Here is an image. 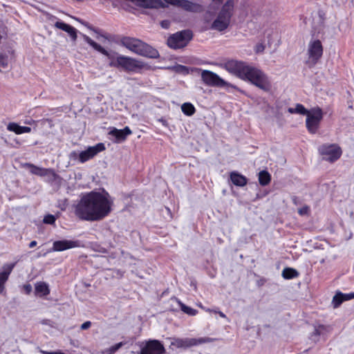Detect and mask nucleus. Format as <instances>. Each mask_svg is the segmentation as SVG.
<instances>
[{"label": "nucleus", "instance_id": "f257e3e1", "mask_svg": "<svg viewBox=\"0 0 354 354\" xmlns=\"http://www.w3.org/2000/svg\"><path fill=\"white\" fill-rule=\"evenodd\" d=\"M113 205V199L105 190L91 191L81 196L75 207V214L82 221H99L111 213Z\"/></svg>", "mask_w": 354, "mask_h": 354}, {"label": "nucleus", "instance_id": "f03ea898", "mask_svg": "<svg viewBox=\"0 0 354 354\" xmlns=\"http://www.w3.org/2000/svg\"><path fill=\"white\" fill-rule=\"evenodd\" d=\"M224 68L240 79L248 81L265 92H269L272 84L269 77L262 70L242 61L229 60Z\"/></svg>", "mask_w": 354, "mask_h": 354}, {"label": "nucleus", "instance_id": "7ed1b4c3", "mask_svg": "<svg viewBox=\"0 0 354 354\" xmlns=\"http://www.w3.org/2000/svg\"><path fill=\"white\" fill-rule=\"evenodd\" d=\"M83 38L94 50L107 57L110 67L122 69L127 72H134L143 68L142 63L134 58L120 55L113 50H107L86 35H83Z\"/></svg>", "mask_w": 354, "mask_h": 354}, {"label": "nucleus", "instance_id": "20e7f679", "mask_svg": "<svg viewBox=\"0 0 354 354\" xmlns=\"http://www.w3.org/2000/svg\"><path fill=\"white\" fill-rule=\"evenodd\" d=\"M235 6L236 0H227L220 8L210 26V29L221 32L225 31L230 26L235 12Z\"/></svg>", "mask_w": 354, "mask_h": 354}, {"label": "nucleus", "instance_id": "39448f33", "mask_svg": "<svg viewBox=\"0 0 354 354\" xmlns=\"http://www.w3.org/2000/svg\"><path fill=\"white\" fill-rule=\"evenodd\" d=\"M119 44L140 56L149 58H157L159 57V53L156 49L135 37H122Z\"/></svg>", "mask_w": 354, "mask_h": 354}, {"label": "nucleus", "instance_id": "423d86ee", "mask_svg": "<svg viewBox=\"0 0 354 354\" xmlns=\"http://www.w3.org/2000/svg\"><path fill=\"white\" fill-rule=\"evenodd\" d=\"M193 37L192 31L183 30L171 35L167 39V45L173 49H179L185 47Z\"/></svg>", "mask_w": 354, "mask_h": 354}, {"label": "nucleus", "instance_id": "0eeeda50", "mask_svg": "<svg viewBox=\"0 0 354 354\" xmlns=\"http://www.w3.org/2000/svg\"><path fill=\"white\" fill-rule=\"evenodd\" d=\"M105 149L104 145L102 142L97 143L95 146L89 147L87 149L77 153L75 151L70 153V158L73 160L78 159L81 163H84L95 157L98 153Z\"/></svg>", "mask_w": 354, "mask_h": 354}, {"label": "nucleus", "instance_id": "6e6552de", "mask_svg": "<svg viewBox=\"0 0 354 354\" xmlns=\"http://www.w3.org/2000/svg\"><path fill=\"white\" fill-rule=\"evenodd\" d=\"M322 118L323 111L320 107L316 106L309 110V113L306 115V126L310 133L317 131Z\"/></svg>", "mask_w": 354, "mask_h": 354}, {"label": "nucleus", "instance_id": "1a4fd4ad", "mask_svg": "<svg viewBox=\"0 0 354 354\" xmlns=\"http://www.w3.org/2000/svg\"><path fill=\"white\" fill-rule=\"evenodd\" d=\"M24 167L28 168L30 169V172L32 174L40 176V177H46L47 181L49 183H53L59 178L58 174H56L55 171L51 168H44L36 166L32 163L26 162L24 164Z\"/></svg>", "mask_w": 354, "mask_h": 354}, {"label": "nucleus", "instance_id": "9d476101", "mask_svg": "<svg viewBox=\"0 0 354 354\" xmlns=\"http://www.w3.org/2000/svg\"><path fill=\"white\" fill-rule=\"evenodd\" d=\"M200 71H201V79L203 83L207 86L225 87L230 85L212 71L201 69Z\"/></svg>", "mask_w": 354, "mask_h": 354}, {"label": "nucleus", "instance_id": "9b49d317", "mask_svg": "<svg viewBox=\"0 0 354 354\" xmlns=\"http://www.w3.org/2000/svg\"><path fill=\"white\" fill-rule=\"evenodd\" d=\"M319 151L324 156L323 158L330 162L338 160L342 153L341 148L336 145H322Z\"/></svg>", "mask_w": 354, "mask_h": 354}, {"label": "nucleus", "instance_id": "f8f14e48", "mask_svg": "<svg viewBox=\"0 0 354 354\" xmlns=\"http://www.w3.org/2000/svg\"><path fill=\"white\" fill-rule=\"evenodd\" d=\"M308 57L313 64H316L323 55V46L319 39L310 41L308 48Z\"/></svg>", "mask_w": 354, "mask_h": 354}, {"label": "nucleus", "instance_id": "ddd939ff", "mask_svg": "<svg viewBox=\"0 0 354 354\" xmlns=\"http://www.w3.org/2000/svg\"><path fill=\"white\" fill-rule=\"evenodd\" d=\"M167 3L177 5L181 7L186 11L192 12H201L203 11V7L202 5L194 3L188 0H165Z\"/></svg>", "mask_w": 354, "mask_h": 354}, {"label": "nucleus", "instance_id": "4468645a", "mask_svg": "<svg viewBox=\"0 0 354 354\" xmlns=\"http://www.w3.org/2000/svg\"><path fill=\"white\" fill-rule=\"evenodd\" d=\"M165 351L163 345L158 340H149L141 348L140 354H162Z\"/></svg>", "mask_w": 354, "mask_h": 354}, {"label": "nucleus", "instance_id": "2eb2a0df", "mask_svg": "<svg viewBox=\"0 0 354 354\" xmlns=\"http://www.w3.org/2000/svg\"><path fill=\"white\" fill-rule=\"evenodd\" d=\"M81 242L79 240H60L53 242L52 250L55 252H62L68 249L79 248Z\"/></svg>", "mask_w": 354, "mask_h": 354}, {"label": "nucleus", "instance_id": "dca6fc26", "mask_svg": "<svg viewBox=\"0 0 354 354\" xmlns=\"http://www.w3.org/2000/svg\"><path fill=\"white\" fill-rule=\"evenodd\" d=\"M16 263H6L3 266V271L0 272V293H2L5 290V283L8 279V277L15 268Z\"/></svg>", "mask_w": 354, "mask_h": 354}, {"label": "nucleus", "instance_id": "f3484780", "mask_svg": "<svg viewBox=\"0 0 354 354\" xmlns=\"http://www.w3.org/2000/svg\"><path fill=\"white\" fill-rule=\"evenodd\" d=\"M131 133L132 131L129 127H125L123 129L113 128L109 132V134L115 138V142H124L127 139V136Z\"/></svg>", "mask_w": 354, "mask_h": 354}, {"label": "nucleus", "instance_id": "a211bd4d", "mask_svg": "<svg viewBox=\"0 0 354 354\" xmlns=\"http://www.w3.org/2000/svg\"><path fill=\"white\" fill-rule=\"evenodd\" d=\"M136 6L146 8H163L165 4L161 0H129Z\"/></svg>", "mask_w": 354, "mask_h": 354}, {"label": "nucleus", "instance_id": "6ab92c4d", "mask_svg": "<svg viewBox=\"0 0 354 354\" xmlns=\"http://www.w3.org/2000/svg\"><path fill=\"white\" fill-rule=\"evenodd\" d=\"M209 342L210 339L209 337L185 338L183 339H179L178 341V344L180 346L191 347Z\"/></svg>", "mask_w": 354, "mask_h": 354}, {"label": "nucleus", "instance_id": "aec40b11", "mask_svg": "<svg viewBox=\"0 0 354 354\" xmlns=\"http://www.w3.org/2000/svg\"><path fill=\"white\" fill-rule=\"evenodd\" d=\"M77 20L80 23H81L82 25L87 27L89 30L93 31L97 35V36H96L97 39H100V37H102V38L109 40V41L112 40V36L111 35L105 33L102 30L93 27V26L90 25L88 22L84 21L82 19H77Z\"/></svg>", "mask_w": 354, "mask_h": 354}, {"label": "nucleus", "instance_id": "412c9836", "mask_svg": "<svg viewBox=\"0 0 354 354\" xmlns=\"http://www.w3.org/2000/svg\"><path fill=\"white\" fill-rule=\"evenodd\" d=\"M230 176L232 183L236 186L243 187L248 183L247 178L237 171H232Z\"/></svg>", "mask_w": 354, "mask_h": 354}, {"label": "nucleus", "instance_id": "4be33fe9", "mask_svg": "<svg viewBox=\"0 0 354 354\" xmlns=\"http://www.w3.org/2000/svg\"><path fill=\"white\" fill-rule=\"evenodd\" d=\"M7 130L19 135L25 133H30L31 131V128L29 127L20 126L16 122H10L7 125Z\"/></svg>", "mask_w": 354, "mask_h": 354}, {"label": "nucleus", "instance_id": "5701e85b", "mask_svg": "<svg viewBox=\"0 0 354 354\" xmlns=\"http://www.w3.org/2000/svg\"><path fill=\"white\" fill-rule=\"evenodd\" d=\"M281 275L285 279H292L299 277V273L294 268H285L282 271Z\"/></svg>", "mask_w": 354, "mask_h": 354}, {"label": "nucleus", "instance_id": "b1692460", "mask_svg": "<svg viewBox=\"0 0 354 354\" xmlns=\"http://www.w3.org/2000/svg\"><path fill=\"white\" fill-rule=\"evenodd\" d=\"M35 292L46 296L50 293L48 286L45 282H39L35 285Z\"/></svg>", "mask_w": 354, "mask_h": 354}, {"label": "nucleus", "instance_id": "393cba45", "mask_svg": "<svg viewBox=\"0 0 354 354\" xmlns=\"http://www.w3.org/2000/svg\"><path fill=\"white\" fill-rule=\"evenodd\" d=\"M270 180L271 176L268 171L263 170L259 173V182L261 185L266 186L270 183Z\"/></svg>", "mask_w": 354, "mask_h": 354}, {"label": "nucleus", "instance_id": "a878e982", "mask_svg": "<svg viewBox=\"0 0 354 354\" xmlns=\"http://www.w3.org/2000/svg\"><path fill=\"white\" fill-rule=\"evenodd\" d=\"M288 111L291 114L298 113L303 115H306L309 113V110L306 109L301 104H297L295 108H288Z\"/></svg>", "mask_w": 354, "mask_h": 354}, {"label": "nucleus", "instance_id": "bb28decb", "mask_svg": "<svg viewBox=\"0 0 354 354\" xmlns=\"http://www.w3.org/2000/svg\"><path fill=\"white\" fill-rule=\"evenodd\" d=\"M181 110L182 112L187 116H192L196 112L194 106L189 102H185L181 106Z\"/></svg>", "mask_w": 354, "mask_h": 354}, {"label": "nucleus", "instance_id": "cd10ccee", "mask_svg": "<svg viewBox=\"0 0 354 354\" xmlns=\"http://www.w3.org/2000/svg\"><path fill=\"white\" fill-rule=\"evenodd\" d=\"M342 296V292H338L333 297L332 304L335 308H338L344 302Z\"/></svg>", "mask_w": 354, "mask_h": 354}, {"label": "nucleus", "instance_id": "c85d7f7f", "mask_svg": "<svg viewBox=\"0 0 354 354\" xmlns=\"http://www.w3.org/2000/svg\"><path fill=\"white\" fill-rule=\"evenodd\" d=\"M55 26L62 30L68 31V30H70L71 26L63 21H57Z\"/></svg>", "mask_w": 354, "mask_h": 354}, {"label": "nucleus", "instance_id": "c756f323", "mask_svg": "<svg viewBox=\"0 0 354 354\" xmlns=\"http://www.w3.org/2000/svg\"><path fill=\"white\" fill-rule=\"evenodd\" d=\"M8 56L5 54L0 53V67L6 68L8 67Z\"/></svg>", "mask_w": 354, "mask_h": 354}, {"label": "nucleus", "instance_id": "7c9ffc66", "mask_svg": "<svg viewBox=\"0 0 354 354\" xmlns=\"http://www.w3.org/2000/svg\"><path fill=\"white\" fill-rule=\"evenodd\" d=\"M56 218L53 214H47L44 216L43 222L46 224L53 225L55 223Z\"/></svg>", "mask_w": 354, "mask_h": 354}, {"label": "nucleus", "instance_id": "2f4dec72", "mask_svg": "<svg viewBox=\"0 0 354 354\" xmlns=\"http://www.w3.org/2000/svg\"><path fill=\"white\" fill-rule=\"evenodd\" d=\"M181 309L184 313L189 315H195L197 312L196 310L191 307L187 306L184 304L182 305Z\"/></svg>", "mask_w": 354, "mask_h": 354}, {"label": "nucleus", "instance_id": "473e14b6", "mask_svg": "<svg viewBox=\"0 0 354 354\" xmlns=\"http://www.w3.org/2000/svg\"><path fill=\"white\" fill-rule=\"evenodd\" d=\"M123 342H119L112 346H111L109 348V354H113L115 352H116L119 348H120L122 345H123Z\"/></svg>", "mask_w": 354, "mask_h": 354}, {"label": "nucleus", "instance_id": "72a5a7b5", "mask_svg": "<svg viewBox=\"0 0 354 354\" xmlns=\"http://www.w3.org/2000/svg\"><path fill=\"white\" fill-rule=\"evenodd\" d=\"M71 37V39L75 41L77 39V30L73 26H70V30H68V31H66Z\"/></svg>", "mask_w": 354, "mask_h": 354}, {"label": "nucleus", "instance_id": "f704fd0d", "mask_svg": "<svg viewBox=\"0 0 354 354\" xmlns=\"http://www.w3.org/2000/svg\"><path fill=\"white\" fill-rule=\"evenodd\" d=\"M265 50V46L263 44H258L256 45L254 48V51L256 53H263Z\"/></svg>", "mask_w": 354, "mask_h": 354}, {"label": "nucleus", "instance_id": "c9c22d12", "mask_svg": "<svg viewBox=\"0 0 354 354\" xmlns=\"http://www.w3.org/2000/svg\"><path fill=\"white\" fill-rule=\"evenodd\" d=\"M40 323L42 324V325H47V326H49L52 328H53L55 326H54V322L53 321H51L50 319H42L40 321Z\"/></svg>", "mask_w": 354, "mask_h": 354}, {"label": "nucleus", "instance_id": "e433bc0d", "mask_svg": "<svg viewBox=\"0 0 354 354\" xmlns=\"http://www.w3.org/2000/svg\"><path fill=\"white\" fill-rule=\"evenodd\" d=\"M171 22L169 20H162L160 21V26L164 29H168L170 26Z\"/></svg>", "mask_w": 354, "mask_h": 354}, {"label": "nucleus", "instance_id": "4c0bfd02", "mask_svg": "<svg viewBox=\"0 0 354 354\" xmlns=\"http://www.w3.org/2000/svg\"><path fill=\"white\" fill-rule=\"evenodd\" d=\"M342 299H343V301H348V300H351L352 299H354V295H353V293L351 292V293H349V294H344L342 293Z\"/></svg>", "mask_w": 354, "mask_h": 354}, {"label": "nucleus", "instance_id": "58836bf2", "mask_svg": "<svg viewBox=\"0 0 354 354\" xmlns=\"http://www.w3.org/2000/svg\"><path fill=\"white\" fill-rule=\"evenodd\" d=\"M309 207L308 206L303 207L302 208H300L298 211V213L300 215H305L308 213Z\"/></svg>", "mask_w": 354, "mask_h": 354}, {"label": "nucleus", "instance_id": "ea45409f", "mask_svg": "<svg viewBox=\"0 0 354 354\" xmlns=\"http://www.w3.org/2000/svg\"><path fill=\"white\" fill-rule=\"evenodd\" d=\"M91 326V322L90 321H86L84 323H83L81 326H80V328L82 330H87Z\"/></svg>", "mask_w": 354, "mask_h": 354}, {"label": "nucleus", "instance_id": "a19ab883", "mask_svg": "<svg viewBox=\"0 0 354 354\" xmlns=\"http://www.w3.org/2000/svg\"><path fill=\"white\" fill-rule=\"evenodd\" d=\"M24 290L27 295H29L32 290V286L30 283L24 286Z\"/></svg>", "mask_w": 354, "mask_h": 354}, {"label": "nucleus", "instance_id": "79ce46f5", "mask_svg": "<svg viewBox=\"0 0 354 354\" xmlns=\"http://www.w3.org/2000/svg\"><path fill=\"white\" fill-rule=\"evenodd\" d=\"M320 328H323V326H320L319 328H316L313 332V334L315 335H320V332H319Z\"/></svg>", "mask_w": 354, "mask_h": 354}, {"label": "nucleus", "instance_id": "37998d69", "mask_svg": "<svg viewBox=\"0 0 354 354\" xmlns=\"http://www.w3.org/2000/svg\"><path fill=\"white\" fill-rule=\"evenodd\" d=\"M37 244V241H32L30 243H29V248H34L35 246H36Z\"/></svg>", "mask_w": 354, "mask_h": 354}, {"label": "nucleus", "instance_id": "c03bdc74", "mask_svg": "<svg viewBox=\"0 0 354 354\" xmlns=\"http://www.w3.org/2000/svg\"><path fill=\"white\" fill-rule=\"evenodd\" d=\"M158 120H159V122H161L164 126H165V127H167V120H166L165 119H164V118H162L159 119Z\"/></svg>", "mask_w": 354, "mask_h": 354}, {"label": "nucleus", "instance_id": "a18cd8bd", "mask_svg": "<svg viewBox=\"0 0 354 354\" xmlns=\"http://www.w3.org/2000/svg\"><path fill=\"white\" fill-rule=\"evenodd\" d=\"M218 315H220V317H223V318H225L226 317V315L221 311H218Z\"/></svg>", "mask_w": 354, "mask_h": 354}, {"label": "nucleus", "instance_id": "49530a36", "mask_svg": "<svg viewBox=\"0 0 354 354\" xmlns=\"http://www.w3.org/2000/svg\"><path fill=\"white\" fill-rule=\"evenodd\" d=\"M34 122V120H28V121H26L25 122V124H31Z\"/></svg>", "mask_w": 354, "mask_h": 354}, {"label": "nucleus", "instance_id": "de8ad7c7", "mask_svg": "<svg viewBox=\"0 0 354 354\" xmlns=\"http://www.w3.org/2000/svg\"><path fill=\"white\" fill-rule=\"evenodd\" d=\"M213 1L215 2L221 3V2H222L223 0H213Z\"/></svg>", "mask_w": 354, "mask_h": 354}, {"label": "nucleus", "instance_id": "09e8293b", "mask_svg": "<svg viewBox=\"0 0 354 354\" xmlns=\"http://www.w3.org/2000/svg\"><path fill=\"white\" fill-rule=\"evenodd\" d=\"M207 311L212 312V310L210 309H207Z\"/></svg>", "mask_w": 354, "mask_h": 354}, {"label": "nucleus", "instance_id": "8fccbe9b", "mask_svg": "<svg viewBox=\"0 0 354 354\" xmlns=\"http://www.w3.org/2000/svg\"><path fill=\"white\" fill-rule=\"evenodd\" d=\"M353 295H354V292H353Z\"/></svg>", "mask_w": 354, "mask_h": 354}, {"label": "nucleus", "instance_id": "3c124183", "mask_svg": "<svg viewBox=\"0 0 354 354\" xmlns=\"http://www.w3.org/2000/svg\"><path fill=\"white\" fill-rule=\"evenodd\" d=\"M353 295H354V292H353Z\"/></svg>", "mask_w": 354, "mask_h": 354}]
</instances>
